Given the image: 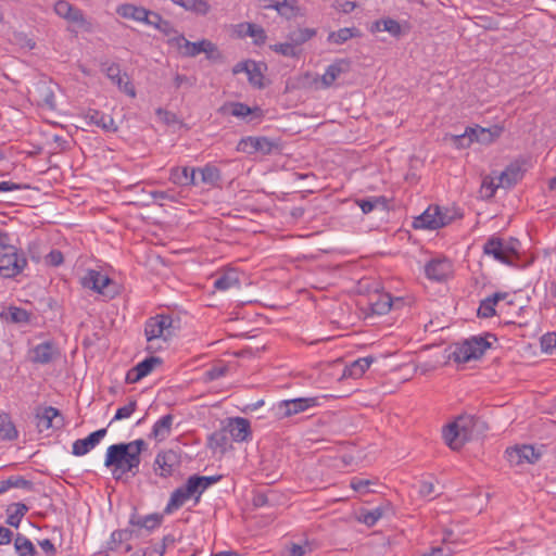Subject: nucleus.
I'll return each mask as SVG.
<instances>
[{"label":"nucleus","instance_id":"obj_57","mask_svg":"<svg viewBox=\"0 0 556 556\" xmlns=\"http://www.w3.org/2000/svg\"><path fill=\"white\" fill-rule=\"evenodd\" d=\"M238 150L249 154L255 153V137L242 139L238 144Z\"/></svg>","mask_w":556,"mask_h":556},{"label":"nucleus","instance_id":"obj_23","mask_svg":"<svg viewBox=\"0 0 556 556\" xmlns=\"http://www.w3.org/2000/svg\"><path fill=\"white\" fill-rule=\"evenodd\" d=\"M229 433L237 442H242L250 435V422L245 418L237 417L229 424Z\"/></svg>","mask_w":556,"mask_h":556},{"label":"nucleus","instance_id":"obj_12","mask_svg":"<svg viewBox=\"0 0 556 556\" xmlns=\"http://www.w3.org/2000/svg\"><path fill=\"white\" fill-rule=\"evenodd\" d=\"M508 462L518 466L523 463L535 464L541 458V453L531 445L514 446L506 450Z\"/></svg>","mask_w":556,"mask_h":556},{"label":"nucleus","instance_id":"obj_24","mask_svg":"<svg viewBox=\"0 0 556 556\" xmlns=\"http://www.w3.org/2000/svg\"><path fill=\"white\" fill-rule=\"evenodd\" d=\"M264 8L275 9L281 16L288 20L295 17L300 11L294 0H276L265 4Z\"/></svg>","mask_w":556,"mask_h":556},{"label":"nucleus","instance_id":"obj_45","mask_svg":"<svg viewBox=\"0 0 556 556\" xmlns=\"http://www.w3.org/2000/svg\"><path fill=\"white\" fill-rule=\"evenodd\" d=\"M161 363L162 361L159 357H148L136 365V371H138L139 377H146L153 370L155 365H159Z\"/></svg>","mask_w":556,"mask_h":556},{"label":"nucleus","instance_id":"obj_32","mask_svg":"<svg viewBox=\"0 0 556 556\" xmlns=\"http://www.w3.org/2000/svg\"><path fill=\"white\" fill-rule=\"evenodd\" d=\"M17 437L18 432L10 416L5 413H0V439L12 441L17 439Z\"/></svg>","mask_w":556,"mask_h":556},{"label":"nucleus","instance_id":"obj_49","mask_svg":"<svg viewBox=\"0 0 556 556\" xmlns=\"http://www.w3.org/2000/svg\"><path fill=\"white\" fill-rule=\"evenodd\" d=\"M277 144L266 137H255V152H261L265 155L270 154Z\"/></svg>","mask_w":556,"mask_h":556},{"label":"nucleus","instance_id":"obj_47","mask_svg":"<svg viewBox=\"0 0 556 556\" xmlns=\"http://www.w3.org/2000/svg\"><path fill=\"white\" fill-rule=\"evenodd\" d=\"M247 75H248V78H249V81L251 85L258 87V88L263 87V84H262L263 74H262L258 65L255 62L251 61V66H249Z\"/></svg>","mask_w":556,"mask_h":556},{"label":"nucleus","instance_id":"obj_36","mask_svg":"<svg viewBox=\"0 0 556 556\" xmlns=\"http://www.w3.org/2000/svg\"><path fill=\"white\" fill-rule=\"evenodd\" d=\"M173 419V416L169 414L163 416L153 426L152 435L157 440H164L170 432Z\"/></svg>","mask_w":556,"mask_h":556},{"label":"nucleus","instance_id":"obj_33","mask_svg":"<svg viewBox=\"0 0 556 556\" xmlns=\"http://www.w3.org/2000/svg\"><path fill=\"white\" fill-rule=\"evenodd\" d=\"M0 317L13 324H26L29 320V313L24 308L10 306Z\"/></svg>","mask_w":556,"mask_h":556},{"label":"nucleus","instance_id":"obj_10","mask_svg":"<svg viewBox=\"0 0 556 556\" xmlns=\"http://www.w3.org/2000/svg\"><path fill=\"white\" fill-rule=\"evenodd\" d=\"M181 459L179 453L174 450H166L156 455L153 468L156 475L167 478L179 469Z\"/></svg>","mask_w":556,"mask_h":556},{"label":"nucleus","instance_id":"obj_37","mask_svg":"<svg viewBox=\"0 0 556 556\" xmlns=\"http://www.w3.org/2000/svg\"><path fill=\"white\" fill-rule=\"evenodd\" d=\"M316 35L314 28H298L289 33L288 40L296 49L298 46L305 43Z\"/></svg>","mask_w":556,"mask_h":556},{"label":"nucleus","instance_id":"obj_19","mask_svg":"<svg viewBox=\"0 0 556 556\" xmlns=\"http://www.w3.org/2000/svg\"><path fill=\"white\" fill-rule=\"evenodd\" d=\"M59 352L53 343L43 342L38 344L31 350V362L36 364H49L55 357H58Z\"/></svg>","mask_w":556,"mask_h":556},{"label":"nucleus","instance_id":"obj_53","mask_svg":"<svg viewBox=\"0 0 556 556\" xmlns=\"http://www.w3.org/2000/svg\"><path fill=\"white\" fill-rule=\"evenodd\" d=\"M228 370L227 365H216L206 370L205 380L213 381L226 375Z\"/></svg>","mask_w":556,"mask_h":556},{"label":"nucleus","instance_id":"obj_38","mask_svg":"<svg viewBox=\"0 0 556 556\" xmlns=\"http://www.w3.org/2000/svg\"><path fill=\"white\" fill-rule=\"evenodd\" d=\"M14 548L18 556H36L37 554L33 542L21 533L14 540Z\"/></svg>","mask_w":556,"mask_h":556},{"label":"nucleus","instance_id":"obj_25","mask_svg":"<svg viewBox=\"0 0 556 556\" xmlns=\"http://www.w3.org/2000/svg\"><path fill=\"white\" fill-rule=\"evenodd\" d=\"M195 172L197 169L192 168L189 170L188 167H174L170 169L169 180L179 186H189L195 184Z\"/></svg>","mask_w":556,"mask_h":556},{"label":"nucleus","instance_id":"obj_29","mask_svg":"<svg viewBox=\"0 0 556 556\" xmlns=\"http://www.w3.org/2000/svg\"><path fill=\"white\" fill-rule=\"evenodd\" d=\"M374 357H363L354 361L350 366H346L343 370V377L359 378L369 368Z\"/></svg>","mask_w":556,"mask_h":556},{"label":"nucleus","instance_id":"obj_39","mask_svg":"<svg viewBox=\"0 0 556 556\" xmlns=\"http://www.w3.org/2000/svg\"><path fill=\"white\" fill-rule=\"evenodd\" d=\"M28 511V507L23 503L12 504L8 509L7 523L9 526L17 528L21 523L22 518Z\"/></svg>","mask_w":556,"mask_h":556},{"label":"nucleus","instance_id":"obj_6","mask_svg":"<svg viewBox=\"0 0 556 556\" xmlns=\"http://www.w3.org/2000/svg\"><path fill=\"white\" fill-rule=\"evenodd\" d=\"M490 343L482 337H472L463 343L456 344L450 359L456 363H467L481 357L490 348Z\"/></svg>","mask_w":556,"mask_h":556},{"label":"nucleus","instance_id":"obj_15","mask_svg":"<svg viewBox=\"0 0 556 556\" xmlns=\"http://www.w3.org/2000/svg\"><path fill=\"white\" fill-rule=\"evenodd\" d=\"M117 14L124 18L134 20L137 22H142L146 24H150L151 20L156 21V12L147 10L143 7H137L131 3H125L117 8Z\"/></svg>","mask_w":556,"mask_h":556},{"label":"nucleus","instance_id":"obj_30","mask_svg":"<svg viewBox=\"0 0 556 556\" xmlns=\"http://www.w3.org/2000/svg\"><path fill=\"white\" fill-rule=\"evenodd\" d=\"M240 285L239 275L236 270L229 269L217 277L214 281V287L217 290L226 291L231 288H238Z\"/></svg>","mask_w":556,"mask_h":556},{"label":"nucleus","instance_id":"obj_52","mask_svg":"<svg viewBox=\"0 0 556 556\" xmlns=\"http://www.w3.org/2000/svg\"><path fill=\"white\" fill-rule=\"evenodd\" d=\"M136 408H137V401L130 400L127 405L117 409V412L113 418V421L122 420V419L130 417L131 414L136 410Z\"/></svg>","mask_w":556,"mask_h":556},{"label":"nucleus","instance_id":"obj_50","mask_svg":"<svg viewBox=\"0 0 556 556\" xmlns=\"http://www.w3.org/2000/svg\"><path fill=\"white\" fill-rule=\"evenodd\" d=\"M383 515L381 507L363 513L359 520L368 527H372Z\"/></svg>","mask_w":556,"mask_h":556},{"label":"nucleus","instance_id":"obj_35","mask_svg":"<svg viewBox=\"0 0 556 556\" xmlns=\"http://www.w3.org/2000/svg\"><path fill=\"white\" fill-rule=\"evenodd\" d=\"M356 203L364 214H368L378 207H380L383 211L387 210V207H388L387 200L384 197L359 199V200H356Z\"/></svg>","mask_w":556,"mask_h":556},{"label":"nucleus","instance_id":"obj_55","mask_svg":"<svg viewBox=\"0 0 556 556\" xmlns=\"http://www.w3.org/2000/svg\"><path fill=\"white\" fill-rule=\"evenodd\" d=\"M556 346V333L548 332L541 338V349L543 352L551 353Z\"/></svg>","mask_w":556,"mask_h":556},{"label":"nucleus","instance_id":"obj_17","mask_svg":"<svg viewBox=\"0 0 556 556\" xmlns=\"http://www.w3.org/2000/svg\"><path fill=\"white\" fill-rule=\"evenodd\" d=\"M503 131V128L495 125L490 128H483L480 126L468 127V142H480L482 144H490L497 139Z\"/></svg>","mask_w":556,"mask_h":556},{"label":"nucleus","instance_id":"obj_43","mask_svg":"<svg viewBox=\"0 0 556 556\" xmlns=\"http://www.w3.org/2000/svg\"><path fill=\"white\" fill-rule=\"evenodd\" d=\"M357 35V29L355 28H341L337 31H332L328 36V41L337 45H342L348 41L350 38Z\"/></svg>","mask_w":556,"mask_h":556},{"label":"nucleus","instance_id":"obj_44","mask_svg":"<svg viewBox=\"0 0 556 556\" xmlns=\"http://www.w3.org/2000/svg\"><path fill=\"white\" fill-rule=\"evenodd\" d=\"M497 188H502L501 186H497V176H485L481 184V197L486 199L492 198Z\"/></svg>","mask_w":556,"mask_h":556},{"label":"nucleus","instance_id":"obj_1","mask_svg":"<svg viewBox=\"0 0 556 556\" xmlns=\"http://www.w3.org/2000/svg\"><path fill=\"white\" fill-rule=\"evenodd\" d=\"M147 444L142 439L129 443L113 444L108 447L104 465L113 467V477L122 479L123 475L130 472L136 476L141 462L140 454Z\"/></svg>","mask_w":556,"mask_h":556},{"label":"nucleus","instance_id":"obj_58","mask_svg":"<svg viewBox=\"0 0 556 556\" xmlns=\"http://www.w3.org/2000/svg\"><path fill=\"white\" fill-rule=\"evenodd\" d=\"M72 4L65 0H60L54 5L55 13L65 18L72 12Z\"/></svg>","mask_w":556,"mask_h":556},{"label":"nucleus","instance_id":"obj_63","mask_svg":"<svg viewBox=\"0 0 556 556\" xmlns=\"http://www.w3.org/2000/svg\"><path fill=\"white\" fill-rule=\"evenodd\" d=\"M307 551V545H300V544H291L288 547V552L290 556H304Z\"/></svg>","mask_w":556,"mask_h":556},{"label":"nucleus","instance_id":"obj_48","mask_svg":"<svg viewBox=\"0 0 556 556\" xmlns=\"http://www.w3.org/2000/svg\"><path fill=\"white\" fill-rule=\"evenodd\" d=\"M156 18H157L156 21L151 20L149 25L155 27L156 29H159L166 36H169L172 34H177V31L174 29L172 23L163 20L159 13H156Z\"/></svg>","mask_w":556,"mask_h":556},{"label":"nucleus","instance_id":"obj_41","mask_svg":"<svg viewBox=\"0 0 556 556\" xmlns=\"http://www.w3.org/2000/svg\"><path fill=\"white\" fill-rule=\"evenodd\" d=\"M136 533L137 531L135 529H123L113 531L111 534V540L109 542V548L115 549L124 541L131 540L134 538V534Z\"/></svg>","mask_w":556,"mask_h":556},{"label":"nucleus","instance_id":"obj_64","mask_svg":"<svg viewBox=\"0 0 556 556\" xmlns=\"http://www.w3.org/2000/svg\"><path fill=\"white\" fill-rule=\"evenodd\" d=\"M453 551L451 548H444L441 546L433 547L428 554L424 556H452Z\"/></svg>","mask_w":556,"mask_h":556},{"label":"nucleus","instance_id":"obj_42","mask_svg":"<svg viewBox=\"0 0 556 556\" xmlns=\"http://www.w3.org/2000/svg\"><path fill=\"white\" fill-rule=\"evenodd\" d=\"M201 174V180L204 184L216 186L220 180V170L214 165H205L203 168L199 169Z\"/></svg>","mask_w":556,"mask_h":556},{"label":"nucleus","instance_id":"obj_5","mask_svg":"<svg viewBox=\"0 0 556 556\" xmlns=\"http://www.w3.org/2000/svg\"><path fill=\"white\" fill-rule=\"evenodd\" d=\"M169 42L175 45L180 54L187 58H193L200 53H205L208 60L215 61L222 58L217 46L206 39L198 42H191L187 40L184 35H177L174 38H170Z\"/></svg>","mask_w":556,"mask_h":556},{"label":"nucleus","instance_id":"obj_27","mask_svg":"<svg viewBox=\"0 0 556 556\" xmlns=\"http://www.w3.org/2000/svg\"><path fill=\"white\" fill-rule=\"evenodd\" d=\"M506 293L496 292L493 295L481 301L478 308V316L482 318H490L495 315V305L498 301L506 298Z\"/></svg>","mask_w":556,"mask_h":556},{"label":"nucleus","instance_id":"obj_62","mask_svg":"<svg viewBox=\"0 0 556 556\" xmlns=\"http://www.w3.org/2000/svg\"><path fill=\"white\" fill-rule=\"evenodd\" d=\"M65 20L72 23L81 24L84 23V15L79 9L72 7V12L65 17Z\"/></svg>","mask_w":556,"mask_h":556},{"label":"nucleus","instance_id":"obj_60","mask_svg":"<svg viewBox=\"0 0 556 556\" xmlns=\"http://www.w3.org/2000/svg\"><path fill=\"white\" fill-rule=\"evenodd\" d=\"M47 262L50 264V265H53V266H59L63 263V254L62 252L58 251V250H53L51 251L48 255H47Z\"/></svg>","mask_w":556,"mask_h":556},{"label":"nucleus","instance_id":"obj_46","mask_svg":"<svg viewBox=\"0 0 556 556\" xmlns=\"http://www.w3.org/2000/svg\"><path fill=\"white\" fill-rule=\"evenodd\" d=\"M245 35L254 38V42L256 45L264 43L266 40V34L264 28L256 24L248 23Z\"/></svg>","mask_w":556,"mask_h":556},{"label":"nucleus","instance_id":"obj_2","mask_svg":"<svg viewBox=\"0 0 556 556\" xmlns=\"http://www.w3.org/2000/svg\"><path fill=\"white\" fill-rule=\"evenodd\" d=\"M219 477L191 476L185 485L176 489L169 498L165 513L170 514L180 508L188 500L194 498L198 503L201 494L212 484L217 482Z\"/></svg>","mask_w":556,"mask_h":556},{"label":"nucleus","instance_id":"obj_54","mask_svg":"<svg viewBox=\"0 0 556 556\" xmlns=\"http://www.w3.org/2000/svg\"><path fill=\"white\" fill-rule=\"evenodd\" d=\"M252 113L250 106L241 102H235L230 104V114L236 117H245Z\"/></svg>","mask_w":556,"mask_h":556},{"label":"nucleus","instance_id":"obj_40","mask_svg":"<svg viewBox=\"0 0 556 556\" xmlns=\"http://www.w3.org/2000/svg\"><path fill=\"white\" fill-rule=\"evenodd\" d=\"M372 30H376V31H388L392 36L396 37V36H399L401 34L402 29H401V25L399 24L397 21L392 20V18H386V20L377 21L374 24Z\"/></svg>","mask_w":556,"mask_h":556},{"label":"nucleus","instance_id":"obj_20","mask_svg":"<svg viewBox=\"0 0 556 556\" xmlns=\"http://www.w3.org/2000/svg\"><path fill=\"white\" fill-rule=\"evenodd\" d=\"M523 170L519 163H513L497 175V186L502 188H510L516 185L522 177Z\"/></svg>","mask_w":556,"mask_h":556},{"label":"nucleus","instance_id":"obj_51","mask_svg":"<svg viewBox=\"0 0 556 556\" xmlns=\"http://www.w3.org/2000/svg\"><path fill=\"white\" fill-rule=\"evenodd\" d=\"M271 49L275 52L282 54L285 56L294 58L299 54L298 50L293 47V45L290 42V40H288L287 42H283V43H276L271 47Z\"/></svg>","mask_w":556,"mask_h":556},{"label":"nucleus","instance_id":"obj_8","mask_svg":"<svg viewBox=\"0 0 556 556\" xmlns=\"http://www.w3.org/2000/svg\"><path fill=\"white\" fill-rule=\"evenodd\" d=\"M452 220L439 206H429L420 216L416 217L413 226L416 229H438Z\"/></svg>","mask_w":556,"mask_h":556},{"label":"nucleus","instance_id":"obj_18","mask_svg":"<svg viewBox=\"0 0 556 556\" xmlns=\"http://www.w3.org/2000/svg\"><path fill=\"white\" fill-rule=\"evenodd\" d=\"M106 434V429H99L90 433L85 439L76 440L73 443V454L76 456H83L93 448Z\"/></svg>","mask_w":556,"mask_h":556},{"label":"nucleus","instance_id":"obj_28","mask_svg":"<svg viewBox=\"0 0 556 556\" xmlns=\"http://www.w3.org/2000/svg\"><path fill=\"white\" fill-rule=\"evenodd\" d=\"M161 522V518L157 515H149L146 517H137L132 516L130 519V529H135L137 531L134 536H139V531L141 529H146L147 531H150L154 528H156Z\"/></svg>","mask_w":556,"mask_h":556},{"label":"nucleus","instance_id":"obj_31","mask_svg":"<svg viewBox=\"0 0 556 556\" xmlns=\"http://www.w3.org/2000/svg\"><path fill=\"white\" fill-rule=\"evenodd\" d=\"M348 63L345 61H339L331 65H329L321 76V84L325 88L332 86L336 79L340 76L341 73L345 71Z\"/></svg>","mask_w":556,"mask_h":556},{"label":"nucleus","instance_id":"obj_3","mask_svg":"<svg viewBox=\"0 0 556 556\" xmlns=\"http://www.w3.org/2000/svg\"><path fill=\"white\" fill-rule=\"evenodd\" d=\"M475 422L472 416L462 415L446 425L442 430L446 445L453 451H459L470 440Z\"/></svg>","mask_w":556,"mask_h":556},{"label":"nucleus","instance_id":"obj_11","mask_svg":"<svg viewBox=\"0 0 556 556\" xmlns=\"http://www.w3.org/2000/svg\"><path fill=\"white\" fill-rule=\"evenodd\" d=\"M102 72L106 75V77L118 87L119 90L129 94L130 97H135V88L130 84L129 78L126 73H122L119 65L116 63L103 62L101 64Z\"/></svg>","mask_w":556,"mask_h":556},{"label":"nucleus","instance_id":"obj_16","mask_svg":"<svg viewBox=\"0 0 556 556\" xmlns=\"http://www.w3.org/2000/svg\"><path fill=\"white\" fill-rule=\"evenodd\" d=\"M36 426L40 432L47 431L51 428L58 429L63 426V418L59 409L52 406L45 407L41 412H38L36 414Z\"/></svg>","mask_w":556,"mask_h":556},{"label":"nucleus","instance_id":"obj_21","mask_svg":"<svg viewBox=\"0 0 556 556\" xmlns=\"http://www.w3.org/2000/svg\"><path fill=\"white\" fill-rule=\"evenodd\" d=\"M402 303V299L393 301L389 293H378L371 298V312L377 315H384L390 312L393 305Z\"/></svg>","mask_w":556,"mask_h":556},{"label":"nucleus","instance_id":"obj_9","mask_svg":"<svg viewBox=\"0 0 556 556\" xmlns=\"http://www.w3.org/2000/svg\"><path fill=\"white\" fill-rule=\"evenodd\" d=\"M172 325V319L168 316L159 315L150 318L144 327V333L148 341L147 350L155 352L159 348L154 346L153 342L157 339L166 340L164 334L165 330Z\"/></svg>","mask_w":556,"mask_h":556},{"label":"nucleus","instance_id":"obj_26","mask_svg":"<svg viewBox=\"0 0 556 556\" xmlns=\"http://www.w3.org/2000/svg\"><path fill=\"white\" fill-rule=\"evenodd\" d=\"M86 118H88L91 124H94L106 131H116L117 129L111 115H105L97 110H89L86 114Z\"/></svg>","mask_w":556,"mask_h":556},{"label":"nucleus","instance_id":"obj_4","mask_svg":"<svg viewBox=\"0 0 556 556\" xmlns=\"http://www.w3.org/2000/svg\"><path fill=\"white\" fill-rule=\"evenodd\" d=\"M520 242L517 239L504 241L497 237H491L483 245V252L493 256L496 261L509 265L517 266L519 261Z\"/></svg>","mask_w":556,"mask_h":556},{"label":"nucleus","instance_id":"obj_56","mask_svg":"<svg viewBox=\"0 0 556 556\" xmlns=\"http://www.w3.org/2000/svg\"><path fill=\"white\" fill-rule=\"evenodd\" d=\"M195 77H188L186 75L177 74L174 78V84L176 88L186 87V88H192L195 85Z\"/></svg>","mask_w":556,"mask_h":556},{"label":"nucleus","instance_id":"obj_7","mask_svg":"<svg viewBox=\"0 0 556 556\" xmlns=\"http://www.w3.org/2000/svg\"><path fill=\"white\" fill-rule=\"evenodd\" d=\"M5 252L0 256V275L4 278H12L18 275L27 265V260L23 253H18L16 248L3 247Z\"/></svg>","mask_w":556,"mask_h":556},{"label":"nucleus","instance_id":"obj_34","mask_svg":"<svg viewBox=\"0 0 556 556\" xmlns=\"http://www.w3.org/2000/svg\"><path fill=\"white\" fill-rule=\"evenodd\" d=\"M37 101L39 104L45 105L49 109L55 108V98L52 88L46 83L40 84L37 89Z\"/></svg>","mask_w":556,"mask_h":556},{"label":"nucleus","instance_id":"obj_14","mask_svg":"<svg viewBox=\"0 0 556 556\" xmlns=\"http://www.w3.org/2000/svg\"><path fill=\"white\" fill-rule=\"evenodd\" d=\"M317 404L315 397H299L282 401L278 404V410L281 417H290L302 413Z\"/></svg>","mask_w":556,"mask_h":556},{"label":"nucleus","instance_id":"obj_61","mask_svg":"<svg viewBox=\"0 0 556 556\" xmlns=\"http://www.w3.org/2000/svg\"><path fill=\"white\" fill-rule=\"evenodd\" d=\"M38 545L47 555L54 556L56 554V548L49 539L38 541Z\"/></svg>","mask_w":556,"mask_h":556},{"label":"nucleus","instance_id":"obj_59","mask_svg":"<svg viewBox=\"0 0 556 556\" xmlns=\"http://www.w3.org/2000/svg\"><path fill=\"white\" fill-rule=\"evenodd\" d=\"M371 484L372 482L367 479L354 478L351 481V488L357 492H366Z\"/></svg>","mask_w":556,"mask_h":556},{"label":"nucleus","instance_id":"obj_13","mask_svg":"<svg viewBox=\"0 0 556 556\" xmlns=\"http://www.w3.org/2000/svg\"><path fill=\"white\" fill-rule=\"evenodd\" d=\"M112 283V280L104 274L98 270H88L87 274L81 278V285L85 288H89L100 294L112 298L106 288Z\"/></svg>","mask_w":556,"mask_h":556},{"label":"nucleus","instance_id":"obj_22","mask_svg":"<svg viewBox=\"0 0 556 556\" xmlns=\"http://www.w3.org/2000/svg\"><path fill=\"white\" fill-rule=\"evenodd\" d=\"M425 271L429 279L442 281L448 276L451 264L446 260H433L426 265Z\"/></svg>","mask_w":556,"mask_h":556}]
</instances>
